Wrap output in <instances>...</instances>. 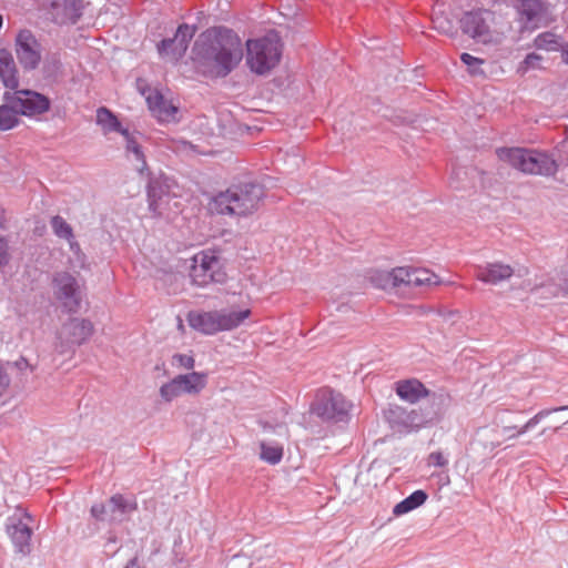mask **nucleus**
<instances>
[{"instance_id":"f257e3e1","label":"nucleus","mask_w":568,"mask_h":568,"mask_svg":"<svg viewBox=\"0 0 568 568\" xmlns=\"http://www.w3.org/2000/svg\"><path fill=\"white\" fill-rule=\"evenodd\" d=\"M193 59L204 72L215 78L227 77L242 61L240 37L224 27L202 32L193 45Z\"/></svg>"},{"instance_id":"f03ea898","label":"nucleus","mask_w":568,"mask_h":568,"mask_svg":"<svg viewBox=\"0 0 568 568\" xmlns=\"http://www.w3.org/2000/svg\"><path fill=\"white\" fill-rule=\"evenodd\" d=\"M264 196L263 186L247 182L232 185L214 197V207L219 214L246 216L257 210Z\"/></svg>"},{"instance_id":"7ed1b4c3","label":"nucleus","mask_w":568,"mask_h":568,"mask_svg":"<svg viewBox=\"0 0 568 568\" xmlns=\"http://www.w3.org/2000/svg\"><path fill=\"white\" fill-rule=\"evenodd\" d=\"M496 153L499 160L526 174L552 176L558 170L557 161L546 152L524 148H500Z\"/></svg>"},{"instance_id":"20e7f679","label":"nucleus","mask_w":568,"mask_h":568,"mask_svg":"<svg viewBox=\"0 0 568 568\" xmlns=\"http://www.w3.org/2000/svg\"><path fill=\"white\" fill-rule=\"evenodd\" d=\"M246 63L256 74H265L281 60L282 43L276 31L267 32L263 38L246 42Z\"/></svg>"},{"instance_id":"39448f33","label":"nucleus","mask_w":568,"mask_h":568,"mask_svg":"<svg viewBox=\"0 0 568 568\" xmlns=\"http://www.w3.org/2000/svg\"><path fill=\"white\" fill-rule=\"evenodd\" d=\"M52 290L57 301L67 313H77L81 308L83 300V284L72 274L62 271L54 273L52 277Z\"/></svg>"},{"instance_id":"423d86ee","label":"nucleus","mask_w":568,"mask_h":568,"mask_svg":"<svg viewBox=\"0 0 568 568\" xmlns=\"http://www.w3.org/2000/svg\"><path fill=\"white\" fill-rule=\"evenodd\" d=\"M134 497L115 494L106 503L94 504L91 507V515L99 521L108 524H120L128 520L136 510Z\"/></svg>"},{"instance_id":"0eeeda50","label":"nucleus","mask_w":568,"mask_h":568,"mask_svg":"<svg viewBox=\"0 0 568 568\" xmlns=\"http://www.w3.org/2000/svg\"><path fill=\"white\" fill-rule=\"evenodd\" d=\"M493 13L489 10H473L466 12L460 19L463 32L483 44H498L499 34L491 30Z\"/></svg>"},{"instance_id":"6e6552de","label":"nucleus","mask_w":568,"mask_h":568,"mask_svg":"<svg viewBox=\"0 0 568 568\" xmlns=\"http://www.w3.org/2000/svg\"><path fill=\"white\" fill-rule=\"evenodd\" d=\"M351 404L341 393L322 389L312 403L311 410L326 422H346Z\"/></svg>"},{"instance_id":"1a4fd4ad","label":"nucleus","mask_w":568,"mask_h":568,"mask_svg":"<svg viewBox=\"0 0 568 568\" xmlns=\"http://www.w3.org/2000/svg\"><path fill=\"white\" fill-rule=\"evenodd\" d=\"M190 277L193 284L206 286L213 282H224L225 273L221 268L219 257L213 252L202 251L192 258Z\"/></svg>"},{"instance_id":"9d476101","label":"nucleus","mask_w":568,"mask_h":568,"mask_svg":"<svg viewBox=\"0 0 568 568\" xmlns=\"http://www.w3.org/2000/svg\"><path fill=\"white\" fill-rule=\"evenodd\" d=\"M14 51L20 65L26 71L36 70L42 59V45L28 29L20 30L14 40Z\"/></svg>"},{"instance_id":"9b49d317","label":"nucleus","mask_w":568,"mask_h":568,"mask_svg":"<svg viewBox=\"0 0 568 568\" xmlns=\"http://www.w3.org/2000/svg\"><path fill=\"white\" fill-rule=\"evenodd\" d=\"M9 95L12 99L10 103H13L20 115L24 116L43 114L51 105L48 97L29 89H16L13 92L9 91Z\"/></svg>"},{"instance_id":"f8f14e48","label":"nucleus","mask_w":568,"mask_h":568,"mask_svg":"<svg viewBox=\"0 0 568 568\" xmlns=\"http://www.w3.org/2000/svg\"><path fill=\"white\" fill-rule=\"evenodd\" d=\"M385 419L392 429L399 433L416 430L424 424V418L417 410H407L396 404L388 405V408L385 410Z\"/></svg>"},{"instance_id":"ddd939ff","label":"nucleus","mask_w":568,"mask_h":568,"mask_svg":"<svg viewBox=\"0 0 568 568\" xmlns=\"http://www.w3.org/2000/svg\"><path fill=\"white\" fill-rule=\"evenodd\" d=\"M32 518L24 513L21 517L13 516L9 518L7 531L18 552L27 555L31 550L32 528L30 526Z\"/></svg>"},{"instance_id":"4468645a","label":"nucleus","mask_w":568,"mask_h":568,"mask_svg":"<svg viewBox=\"0 0 568 568\" xmlns=\"http://www.w3.org/2000/svg\"><path fill=\"white\" fill-rule=\"evenodd\" d=\"M141 94L145 98L149 110L160 122H171L175 119L178 108L158 89L142 88L139 84Z\"/></svg>"},{"instance_id":"2eb2a0df","label":"nucleus","mask_w":568,"mask_h":568,"mask_svg":"<svg viewBox=\"0 0 568 568\" xmlns=\"http://www.w3.org/2000/svg\"><path fill=\"white\" fill-rule=\"evenodd\" d=\"M82 12V0H51L48 11L51 20L60 26L77 23Z\"/></svg>"},{"instance_id":"dca6fc26","label":"nucleus","mask_w":568,"mask_h":568,"mask_svg":"<svg viewBox=\"0 0 568 568\" xmlns=\"http://www.w3.org/2000/svg\"><path fill=\"white\" fill-rule=\"evenodd\" d=\"M515 8L525 28H538L547 13L542 0H515Z\"/></svg>"},{"instance_id":"f3484780","label":"nucleus","mask_w":568,"mask_h":568,"mask_svg":"<svg viewBox=\"0 0 568 568\" xmlns=\"http://www.w3.org/2000/svg\"><path fill=\"white\" fill-rule=\"evenodd\" d=\"M149 210L154 215H162L164 206L170 201V191L166 180L151 179L148 184Z\"/></svg>"},{"instance_id":"a211bd4d","label":"nucleus","mask_w":568,"mask_h":568,"mask_svg":"<svg viewBox=\"0 0 568 568\" xmlns=\"http://www.w3.org/2000/svg\"><path fill=\"white\" fill-rule=\"evenodd\" d=\"M513 274V267L503 263H487L476 268V277L486 284L493 285L508 280Z\"/></svg>"},{"instance_id":"6ab92c4d","label":"nucleus","mask_w":568,"mask_h":568,"mask_svg":"<svg viewBox=\"0 0 568 568\" xmlns=\"http://www.w3.org/2000/svg\"><path fill=\"white\" fill-rule=\"evenodd\" d=\"M93 332V325L89 320L71 318L64 324L61 336H68V344L80 345L85 342Z\"/></svg>"},{"instance_id":"aec40b11","label":"nucleus","mask_w":568,"mask_h":568,"mask_svg":"<svg viewBox=\"0 0 568 568\" xmlns=\"http://www.w3.org/2000/svg\"><path fill=\"white\" fill-rule=\"evenodd\" d=\"M187 322L192 328L206 335H213L221 332L217 311L211 312H190Z\"/></svg>"},{"instance_id":"412c9836","label":"nucleus","mask_w":568,"mask_h":568,"mask_svg":"<svg viewBox=\"0 0 568 568\" xmlns=\"http://www.w3.org/2000/svg\"><path fill=\"white\" fill-rule=\"evenodd\" d=\"M0 80L8 89L16 90L19 87V77L12 54L4 49L0 50Z\"/></svg>"},{"instance_id":"4be33fe9","label":"nucleus","mask_w":568,"mask_h":568,"mask_svg":"<svg viewBox=\"0 0 568 568\" xmlns=\"http://www.w3.org/2000/svg\"><path fill=\"white\" fill-rule=\"evenodd\" d=\"M396 394L400 399L415 404L428 395L426 387L417 379H407L396 383Z\"/></svg>"},{"instance_id":"5701e85b","label":"nucleus","mask_w":568,"mask_h":568,"mask_svg":"<svg viewBox=\"0 0 568 568\" xmlns=\"http://www.w3.org/2000/svg\"><path fill=\"white\" fill-rule=\"evenodd\" d=\"M175 377L183 394H199L207 383V374L202 372L181 374Z\"/></svg>"},{"instance_id":"b1692460","label":"nucleus","mask_w":568,"mask_h":568,"mask_svg":"<svg viewBox=\"0 0 568 568\" xmlns=\"http://www.w3.org/2000/svg\"><path fill=\"white\" fill-rule=\"evenodd\" d=\"M9 91L3 93V104L0 105V131H9L19 124L20 113L13 103H10Z\"/></svg>"},{"instance_id":"393cba45","label":"nucleus","mask_w":568,"mask_h":568,"mask_svg":"<svg viewBox=\"0 0 568 568\" xmlns=\"http://www.w3.org/2000/svg\"><path fill=\"white\" fill-rule=\"evenodd\" d=\"M97 124L101 126L104 134L118 132L128 135V129L123 128L116 115L105 106L97 110Z\"/></svg>"},{"instance_id":"a878e982","label":"nucleus","mask_w":568,"mask_h":568,"mask_svg":"<svg viewBox=\"0 0 568 568\" xmlns=\"http://www.w3.org/2000/svg\"><path fill=\"white\" fill-rule=\"evenodd\" d=\"M219 324L222 331H231L239 327L244 323L251 315L248 308L234 311V310H221L217 311Z\"/></svg>"},{"instance_id":"bb28decb","label":"nucleus","mask_w":568,"mask_h":568,"mask_svg":"<svg viewBox=\"0 0 568 568\" xmlns=\"http://www.w3.org/2000/svg\"><path fill=\"white\" fill-rule=\"evenodd\" d=\"M427 497L428 496L424 490H415L408 497L394 506V516L398 517L418 508L427 500Z\"/></svg>"},{"instance_id":"cd10ccee","label":"nucleus","mask_w":568,"mask_h":568,"mask_svg":"<svg viewBox=\"0 0 568 568\" xmlns=\"http://www.w3.org/2000/svg\"><path fill=\"white\" fill-rule=\"evenodd\" d=\"M125 139L126 152L131 153L136 161V170L140 174L148 171V165L144 159L143 151L135 140V138L128 131V135H122Z\"/></svg>"},{"instance_id":"c85d7f7f","label":"nucleus","mask_w":568,"mask_h":568,"mask_svg":"<svg viewBox=\"0 0 568 568\" xmlns=\"http://www.w3.org/2000/svg\"><path fill=\"white\" fill-rule=\"evenodd\" d=\"M395 268L392 271H376L371 276L372 284L382 290H390L397 287V280L395 278Z\"/></svg>"},{"instance_id":"c756f323","label":"nucleus","mask_w":568,"mask_h":568,"mask_svg":"<svg viewBox=\"0 0 568 568\" xmlns=\"http://www.w3.org/2000/svg\"><path fill=\"white\" fill-rule=\"evenodd\" d=\"M194 33L195 28L186 23L180 24L178 27L176 32L174 34V39L178 40V54H185L189 47V42L192 40Z\"/></svg>"},{"instance_id":"7c9ffc66","label":"nucleus","mask_w":568,"mask_h":568,"mask_svg":"<svg viewBox=\"0 0 568 568\" xmlns=\"http://www.w3.org/2000/svg\"><path fill=\"white\" fill-rule=\"evenodd\" d=\"M568 410V406H561L554 409H542L539 413H537L534 417H531L519 430L517 434L509 435V438L517 437L521 434L527 433L528 430L532 429L535 426H537L542 419H545L547 416H549L551 413L555 412H566Z\"/></svg>"},{"instance_id":"2f4dec72","label":"nucleus","mask_w":568,"mask_h":568,"mask_svg":"<svg viewBox=\"0 0 568 568\" xmlns=\"http://www.w3.org/2000/svg\"><path fill=\"white\" fill-rule=\"evenodd\" d=\"M260 457L271 465H276L283 457V448L280 445H271L263 442L261 443Z\"/></svg>"},{"instance_id":"473e14b6","label":"nucleus","mask_w":568,"mask_h":568,"mask_svg":"<svg viewBox=\"0 0 568 568\" xmlns=\"http://www.w3.org/2000/svg\"><path fill=\"white\" fill-rule=\"evenodd\" d=\"M51 227H52V231L53 233L60 237V239H64L67 241H71V237H73V230L71 227V225L69 223H67V221L60 216V215H55L51 219Z\"/></svg>"},{"instance_id":"72a5a7b5","label":"nucleus","mask_w":568,"mask_h":568,"mask_svg":"<svg viewBox=\"0 0 568 568\" xmlns=\"http://www.w3.org/2000/svg\"><path fill=\"white\" fill-rule=\"evenodd\" d=\"M534 45L539 50L556 51L559 43L555 33L542 32L535 38Z\"/></svg>"},{"instance_id":"f704fd0d","label":"nucleus","mask_w":568,"mask_h":568,"mask_svg":"<svg viewBox=\"0 0 568 568\" xmlns=\"http://www.w3.org/2000/svg\"><path fill=\"white\" fill-rule=\"evenodd\" d=\"M178 40L173 38L163 39L158 43V52L162 58L179 60L183 55L178 54Z\"/></svg>"},{"instance_id":"c9c22d12","label":"nucleus","mask_w":568,"mask_h":568,"mask_svg":"<svg viewBox=\"0 0 568 568\" xmlns=\"http://www.w3.org/2000/svg\"><path fill=\"white\" fill-rule=\"evenodd\" d=\"M415 287L432 286L439 284L438 276L427 268L415 267Z\"/></svg>"},{"instance_id":"e433bc0d","label":"nucleus","mask_w":568,"mask_h":568,"mask_svg":"<svg viewBox=\"0 0 568 568\" xmlns=\"http://www.w3.org/2000/svg\"><path fill=\"white\" fill-rule=\"evenodd\" d=\"M395 278L397 280V287L402 286H408V287H415V281L414 277L415 274V267H395Z\"/></svg>"},{"instance_id":"4c0bfd02","label":"nucleus","mask_w":568,"mask_h":568,"mask_svg":"<svg viewBox=\"0 0 568 568\" xmlns=\"http://www.w3.org/2000/svg\"><path fill=\"white\" fill-rule=\"evenodd\" d=\"M160 395L165 402H171L174 398L183 395L176 377L161 386Z\"/></svg>"},{"instance_id":"58836bf2","label":"nucleus","mask_w":568,"mask_h":568,"mask_svg":"<svg viewBox=\"0 0 568 568\" xmlns=\"http://www.w3.org/2000/svg\"><path fill=\"white\" fill-rule=\"evenodd\" d=\"M433 23H434V28L443 34L454 37L457 33V30H456L454 23L445 17L434 18Z\"/></svg>"},{"instance_id":"ea45409f","label":"nucleus","mask_w":568,"mask_h":568,"mask_svg":"<svg viewBox=\"0 0 568 568\" xmlns=\"http://www.w3.org/2000/svg\"><path fill=\"white\" fill-rule=\"evenodd\" d=\"M473 170H468L466 168L455 169L450 176V185L454 189H466L468 185L464 183V178H467Z\"/></svg>"},{"instance_id":"a19ab883","label":"nucleus","mask_w":568,"mask_h":568,"mask_svg":"<svg viewBox=\"0 0 568 568\" xmlns=\"http://www.w3.org/2000/svg\"><path fill=\"white\" fill-rule=\"evenodd\" d=\"M460 60L464 64H466L469 68V72L471 74L483 73V71L479 69V67L484 63L483 59H479V58L474 57L467 52H464L460 54Z\"/></svg>"},{"instance_id":"79ce46f5","label":"nucleus","mask_w":568,"mask_h":568,"mask_svg":"<svg viewBox=\"0 0 568 568\" xmlns=\"http://www.w3.org/2000/svg\"><path fill=\"white\" fill-rule=\"evenodd\" d=\"M541 55L537 54V53H529L526 55V58L524 59V61H521L518 65V72L520 73H526L528 72L530 69H536L538 68V64L539 62L541 61Z\"/></svg>"},{"instance_id":"37998d69","label":"nucleus","mask_w":568,"mask_h":568,"mask_svg":"<svg viewBox=\"0 0 568 568\" xmlns=\"http://www.w3.org/2000/svg\"><path fill=\"white\" fill-rule=\"evenodd\" d=\"M172 365L179 368L192 369L195 366V359L189 354H174Z\"/></svg>"},{"instance_id":"c03bdc74","label":"nucleus","mask_w":568,"mask_h":568,"mask_svg":"<svg viewBox=\"0 0 568 568\" xmlns=\"http://www.w3.org/2000/svg\"><path fill=\"white\" fill-rule=\"evenodd\" d=\"M9 261V242L4 236H0V268L6 266Z\"/></svg>"},{"instance_id":"a18cd8bd","label":"nucleus","mask_w":568,"mask_h":568,"mask_svg":"<svg viewBox=\"0 0 568 568\" xmlns=\"http://www.w3.org/2000/svg\"><path fill=\"white\" fill-rule=\"evenodd\" d=\"M429 466L445 467L448 464V459L440 452H433L428 456L427 460Z\"/></svg>"},{"instance_id":"49530a36","label":"nucleus","mask_w":568,"mask_h":568,"mask_svg":"<svg viewBox=\"0 0 568 568\" xmlns=\"http://www.w3.org/2000/svg\"><path fill=\"white\" fill-rule=\"evenodd\" d=\"M71 252L77 256V266H84V254H82L79 243L74 240V236L71 237V241H68Z\"/></svg>"},{"instance_id":"de8ad7c7","label":"nucleus","mask_w":568,"mask_h":568,"mask_svg":"<svg viewBox=\"0 0 568 568\" xmlns=\"http://www.w3.org/2000/svg\"><path fill=\"white\" fill-rule=\"evenodd\" d=\"M560 290L568 294V270L561 273L560 277Z\"/></svg>"},{"instance_id":"09e8293b","label":"nucleus","mask_w":568,"mask_h":568,"mask_svg":"<svg viewBox=\"0 0 568 568\" xmlns=\"http://www.w3.org/2000/svg\"><path fill=\"white\" fill-rule=\"evenodd\" d=\"M561 52L564 62L568 63V42L561 47Z\"/></svg>"},{"instance_id":"8fccbe9b","label":"nucleus","mask_w":568,"mask_h":568,"mask_svg":"<svg viewBox=\"0 0 568 568\" xmlns=\"http://www.w3.org/2000/svg\"><path fill=\"white\" fill-rule=\"evenodd\" d=\"M124 568H140L135 560H131Z\"/></svg>"},{"instance_id":"3c124183","label":"nucleus","mask_w":568,"mask_h":568,"mask_svg":"<svg viewBox=\"0 0 568 568\" xmlns=\"http://www.w3.org/2000/svg\"><path fill=\"white\" fill-rule=\"evenodd\" d=\"M2 22H3V19H2V16L0 14V28L2 27Z\"/></svg>"},{"instance_id":"603ef678","label":"nucleus","mask_w":568,"mask_h":568,"mask_svg":"<svg viewBox=\"0 0 568 568\" xmlns=\"http://www.w3.org/2000/svg\"><path fill=\"white\" fill-rule=\"evenodd\" d=\"M510 429H511V427H505V428H504V430H505V432H508V430H510Z\"/></svg>"},{"instance_id":"864d4df0","label":"nucleus","mask_w":568,"mask_h":568,"mask_svg":"<svg viewBox=\"0 0 568 568\" xmlns=\"http://www.w3.org/2000/svg\"><path fill=\"white\" fill-rule=\"evenodd\" d=\"M567 422H568V418L566 419V422H565V423H567Z\"/></svg>"}]
</instances>
